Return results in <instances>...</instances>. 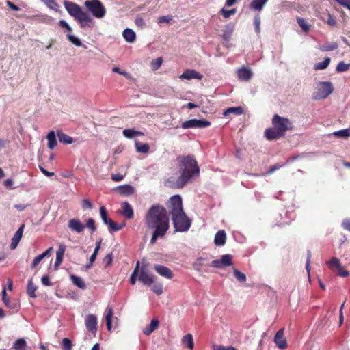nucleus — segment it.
Listing matches in <instances>:
<instances>
[{
	"mask_svg": "<svg viewBox=\"0 0 350 350\" xmlns=\"http://www.w3.org/2000/svg\"><path fill=\"white\" fill-rule=\"evenodd\" d=\"M145 223L148 229L154 230L150 239L153 244L159 237H164L170 228L166 209L161 205H152L146 213Z\"/></svg>",
	"mask_w": 350,
	"mask_h": 350,
	"instance_id": "obj_1",
	"label": "nucleus"
},
{
	"mask_svg": "<svg viewBox=\"0 0 350 350\" xmlns=\"http://www.w3.org/2000/svg\"><path fill=\"white\" fill-rule=\"evenodd\" d=\"M180 175L172 187L175 189H181L192 178L198 177L200 167L193 155L180 156L177 158Z\"/></svg>",
	"mask_w": 350,
	"mask_h": 350,
	"instance_id": "obj_2",
	"label": "nucleus"
},
{
	"mask_svg": "<svg viewBox=\"0 0 350 350\" xmlns=\"http://www.w3.org/2000/svg\"><path fill=\"white\" fill-rule=\"evenodd\" d=\"M168 208L175 231H188L191 225V220L184 212L180 196L174 195L170 198Z\"/></svg>",
	"mask_w": 350,
	"mask_h": 350,
	"instance_id": "obj_3",
	"label": "nucleus"
},
{
	"mask_svg": "<svg viewBox=\"0 0 350 350\" xmlns=\"http://www.w3.org/2000/svg\"><path fill=\"white\" fill-rule=\"evenodd\" d=\"M273 127L265 131V136L268 140H275L284 137L286 132L293 129V122L288 118L275 114L272 118Z\"/></svg>",
	"mask_w": 350,
	"mask_h": 350,
	"instance_id": "obj_4",
	"label": "nucleus"
},
{
	"mask_svg": "<svg viewBox=\"0 0 350 350\" xmlns=\"http://www.w3.org/2000/svg\"><path fill=\"white\" fill-rule=\"evenodd\" d=\"M85 5L96 18H101L106 14V10L99 0H88L85 2Z\"/></svg>",
	"mask_w": 350,
	"mask_h": 350,
	"instance_id": "obj_5",
	"label": "nucleus"
},
{
	"mask_svg": "<svg viewBox=\"0 0 350 350\" xmlns=\"http://www.w3.org/2000/svg\"><path fill=\"white\" fill-rule=\"evenodd\" d=\"M100 214L103 221L109 226V230L110 232H118L122 230L126 226L125 222L120 224H116L111 218L108 217L107 211L105 206L100 207Z\"/></svg>",
	"mask_w": 350,
	"mask_h": 350,
	"instance_id": "obj_6",
	"label": "nucleus"
},
{
	"mask_svg": "<svg viewBox=\"0 0 350 350\" xmlns=\"http://www.w3.org/2000/svg\"><path fill=\"white\" fill-rule=\"evenodd\" d=\"M333 85L331 82H320L318 90L316 92V99H323L327 98L333 92Z\"/></svg>",
	"mask_w": 350,
	"mask_h": 350,
	"instance_id": "obj_7",
	"label": "nucleus"
},
{
	"mask_svg": "<svg viewBox=\"0 0 350 350\" xmlns=\"http://www.w3.org/2000/svg\"><path fill=\"white\" fill-rule=\"evenodd\" d=\"M64 4L67 12L70 16H73L75 19H77L85 12L79 5L72 1H65Z\"/></svg>",
	"mask_w": 350,
	"mask_h": 350,
	"instance_id": "obj_8",
	"label": "nucleus"
},
{
	"mask_svg": "<svg viewBox=\"0 0 350 350\" xmlns=\"http://www.w3.org/2000/svg\"><path fill=\"white\" fill-rule=\"evenodd\" d=\"M210 124L211 122L208 120L191 119L185 121L182 124L181 127L185 129L189 128H205L208 126Z\"/></svg>",
	"mask_w": 350,
	"mask_h": 350,
	"instance_id": "obj_9",
	"label": "nucleus"
},
{
	"mask_svg": "<svg viewBox=\"0 0 350 350\" xmlns=\"http://www.w3.org/2000/svg\"><path fill=\"white\" fill-rule=\"evenodd\" d=\"M154 275L147 271L144 267H142L141 269H139V280L144 284L147 286H151L154 282Z\"/></svg>",
	"mask_w": 350,
	"mask_h": 350,
	"instance_id": "obj_10",
	"label": "nucleus"
},
{
	"mask_svg": "<svg viewBox=\"0 0 350 350\" xmlns=\"http://www.w3.org/2000/svg\"><path fill=\"white\" fill-rule=\"evenodd\" d=\"M232 265V256L230 254H224L219 260H214L211 263V266L215 268H223Z\"/></svg>",
	"mask_w": 350,
	"mask_h": 350,
	"instance_id": "obj_11",
	"label": "nucleus"
},
{
	"mask_svg": "<svg viewBox=\"0 0 350 350\" xmlns=\"http://www.w3.org/2000/svg\"><path fill=\"white\" fill-rule=\"evenodd\" d=\"M85 326L87 329L95 334L97 332V317L96 315L90 314L85 318Z\"/></svg>",
	"mask_w": 350,
	"mask_h": 350,
	"instance_id": "obj_12",
	"label": "nucleus"
},
{
	"mask_svg": "<svg viewBox=\"0 0 350 350\" xmlns=\"http://www.w3.org/2000/svg\"><path fill=\"white\" fill-rule=\"evenodd\" d=\"M118 213L127 219H132L134 217V211L128 202H124L121 204V209Z\"/></svg>",
	"mask_w": 350,
	"mask_h": 350,
	"instance_id": "obj_13",
	"label": "nucleus"
},
{
	"mask_svg": "<svg viewBox=\"0 0 350 350\" xmlns=\"http://www.w3.org/2000/svg\"><path fill=\"white\" fill-rule=\"evenodd\" d=\"M274 342L277 347L281 349L287 348L286 340L284 336V328L279 329L275 335Z\"/></svg>",
	"mask_w": 350,
	"mask_h": 350,
	"instance_id": "obj_14",
	"label": "nucleus"
},
{
	"mask_svg": "<svg viewBox=\"0 0 350 350\" xmlns=\"http://www.w3.org/2000/svg\"><path fill=\"white\" fill-rule=\"evenodd\" d=\"M76 20L79 21L81 27L83 29H85L86 27L91 29L92 27L93 19L85 12L79 17H78Z\"/></svg>",
	"mask_w": 350,
	"mask_h": 350,
	"instance_id": "obj_15",
	"label": "nucleus"
},
{
	"mask_svg": "<svg viewBox=\"0 0 350 350\" xmlns=\"http://www.w3.org/2000/svg\"><path fill=\"white\" fill-rule=\"evenodd\" d=\"M68 226L72 231L77 233L83 232L85 228V225L78 219H70L68 223Z\"/></svg>",
	"mask_w": 350,
	"mask_h": 350,
	"instance_id": "obj_16",
	"label": "nucleus"
},
{
	"mask_svg": "<svg viewBox=\"0 0 350 350\" xmlns=\"http://www.w3.org/2000/svg\"><path fill=\"white\" fill-rule=\"evenodd\" d=\"M154 268L155 271L163 277L167 279H172L174 276L172 271L167 267L162 265H154Z\"/></svg>",
	"mask_w": 350,
	"mask_h": 350,
	"instance_id": "obj_17",
	"label": "nucleus"
},
{
	"mask_svg": "<svg viewBox=\"0 0 350 350\" xmlns=\"http://www.w3.org/2000/svg\"><path fill=\"white\" fill-rule=\"evenodd\" d=\"M202 75L201 74H200L198 72H197L196 70H193V69H187V70H185L183 74L180 75V78L182 79H187V80H191V79H202Z\"/></svg>",
	"mask_w": 350,
	"mask_h": 350,
	"instance_id": "obj_18",
	"label": "nucleus"
},
{
	"mask_svg": "<svg viewBox=\"0 0 350 350\" xmlns=\"http://www.w3.org/2000/svg\"><path fill=\"white\" fill-rule=\"evenodd\" d=\"M24 227L25 225L22 224L12 238L10 246L11 250H14L17 247L22 238Z\"/></svg>",
	"mask_w": 350,
	"mask_h": 350,
	"instance_id": "obj_19",
	"label": "nucleus"
},
{
	"mask_svg": "<svg viewBox=\"0 0 350 350\" xmlns=\"http://www.w3.org/2000/svg\"><path fill=\"white\" fill-rule=\"evenodd\" d=\"M238 78L241 81H249L252 77V72L250 68L243 67L237 71Z\"/></svg>",
	"mask_w": 350,
	"mask_h": 350,
	"instance_id": "obj_20",
	"label": "nucleus"
},
{
	"mask_svg": "<svg viewBox=\"0 0 350 350\" xmlns=\"http://www.w3.org/2000/svg\"><path fill=\"white\" fill-rule=\"evenodd\" d=\"M66 251V245L61 244L59 246L57 251L56 252V260L54 265V269H57L59 266L61 265L63 260V256Z\"/></svg>",
	"mask_w": 350,
	"mask_h": 350,
	"instance_id": "obj_21",
	"label": "nucleus"
},
{
	"mask_svg": "<svg viewBox=\"0 0 350 350\" xmlns=\"http://www.w3.org/2000/svg\"><path fill=\"white\" fill-rule=\"evenodd\" d=\"M123 38L129 43H133L136 40V34L133 30L129 28H126L123 31Z\"/></svg>",
	"mask_w": 350,
	"mask_h": 350,
	"instance_id": "obj_22",
	"label": "nucleus"
},
{
	"mask_svg": "<svg viewBox=\"0 0 350 350\" xmlns=\"http://www.w3.org/2000/svg\"><path fill=\"white\" fill-rule=\"evenodd\" d=\"M226 241V234L224 230H219L215 235L214 243L216 245H224Z\"/></svg>",
	"mask_w": 350,
	"mask_h": 350,
	"instance_id": "obj_23",
	"label": "nucleus"
},
{
	"mask_svg": "<svg viewBox=\"0 0 350 350\" xmlns=\"http://www.w3.org/2000/svg\"><path fill=\"white\" fill-rule=\"evenodd\" d=\"M159 325V322L157 319H152L150 323L147 327L144 328L143 333L146 336H149L152 332L157 329Z\"/></svg>",
	"mask_w": 350,
	"mask_h": 350,
	"instance_id": "obj_24",
	"label": "nucleus"
},
{
	"mask_svg": "<svg viewBox=\"0 0 350 350\" xmlns=\"http://www.w3.org/2000/svg\"><path fill=\"white\" fill-rule=\"evenodd\" d=\"M113 310L112 307L107 306L105 310V320L107 323V328L108 331H111L112 327V317Z\"/></svg>",
	"mask_w": 350,
	"mask_h": 350,
	"instance_id": "obj_25",
	"label": "nucleus"
},
{
	"mask_svg": "<svg viewBox=\"0 0 350 350\" xmlns=\"http://www.w3.org/2000/svg\"><path fill=\"white\" fill-rule=\"evenodd\" d=\"M2 300L5 304V306L11 309H16L18 306L17 302H13V304H10V298L7 297L6 288L5 286L3 287L2 290Z\"/></svg>",
	"mask_w": 350,
	"mask_h": 350,
	"instance_id": "obj_26",
	"label": "nucleus"
},
{
	"mask_svg": "<svg viewBox=\"0 0 350 350\" xmlns=\"http://www.w3.org/2000/svg\"><path fill=\"white\" fill-rule=\"evenodd\" d=\"M120 194L124 196H130L134 193V188L129 185H124L119 186L116 189Z\"/></svg>",
	"mask_w": 350,
	"mask_h": 350,
	"instance_id": "obj_27",
	"label": "nucleus"
},
{
	"mask_svg": "<svg viewBox=\"0 0 350 350\" xmlns=\"http://www.w3.org/2000/svg\"><path fill=\"white\" fill-rule=\"evenodd\" d=\"M57 135L59 142L64 144H70L73 142V138L61 131H57Z\"/></svg>",
	"mask_w": 350,
	"mask_h": 350,
	"instance_id": "obj_28",
	"label": "nucleus"
},
{
	"mask_svg": "<svg viewBox=\"0 0 350 350\" xmlns=\"http://www.w3.org/2000/svg\"><path fill=\"white\" fill-rule=\"evenodd\" d=\"M182 343L189 350H193L194 343L191 334H187L183 337Z\"/></svg>",
	"mask_w": 350,
	"mask_h": 350,
	"instance_id": "obj_29",
	"label": "nucleus"
},
{
	"mask_svg": "<svg viewBox=\"0 0 350 350\" xmlns=\"http://www.w3.org/2000/svg\"><path fill=\"white\" fill-rule=\"evenodd\" d=\"M243 113V109L242 107H232L228 108L226 110H225L223 113V115L225 116H228L230 114L233 113L234 115L239 116L241 115Z\"/></svg>",
	"mask_w": 350,
	"mask_h": 350,
	"instance_id": "obj_30",
	"label": "nucleus"
},
{
	"mask_svg": "<svg viewBox=\"0 0 350 350\" xmlns=\"http://www.w3.org/2000/svg\"><path fill=\"white\" fill-rule=\"evenodd\" d=\"M267 1L268 0H252L250 3V8L260 11Z\"/></svg>",
	"mask_w": 350,
	"mask_h": 350,
	"instance_id": "obj_31",
	"label": "nucleus"
},
{
	"mask_svg": "<svg viewBox=\"0 0 350 350\" xmlns=\"http://www.w3.org/2000/svg\"><path fill=\"white\" fill-rule=\"evenodd\" d=\"M46 139L48 140V148L51 150H53L57 144L55 131H50L46 136Z\"/></svg>",
	"mask_w": 350,
	"mask_h": 350,
	"instance_id": "obj_32",
	"label": "nucleus"
},
{
	"mask_svg": "<svg viewBox=\"0 0 350 350\" xmlns=\"http://www.w3.org/2000/svg\"><path fill=\"white\" fill-rule=\"evenodd\" d=\"M122 133H123V135L128 139H131L135 136H143L144 135V133L142 132L139 131H135V129H124Z\"/></svg>",
	"mask_w": 350,
	"mask_h": 350,
	"instance_id": "obj_33",
	"label": "nucleus"
},
{
	"mask_svg": "<svg viewBox=\"0 0 350 350\" xmlns=\"http://www.w3.org/2000/svg\"><path fill=\"white\" fill-rule=\"evenodd\" d=\"M70 279L72 283L79 288L85 289L86 288V285L81 277L70 275Z\"/></svg>",
	"mask_w": 350,
	"mask_h": 350,
	"instance_id": "obj_34",
	"label": "nucleus"
},
{
	"mask_svg": "<svg viewBox=\"0 0 350 350\" xmlns=\"http://www.w3.org/2000/svg\"><path fill=\"white\" fill-rule=\"evenodd\" d=\"M136 150L140 153H147L150 150V146L148 144H142L138 141L135 142Z\"/></svg>",
	"mask_w": 350,
	"mask_h": 350,
	"instance_id": "obj_35",
	"label": "nucleus"
},
{
	"mask_svg": "<svg viewBox=\"0 0 350 350\" xmlns=\"http://www.w3.org/2000/svg\"><path fill=\"white\" fill-rule=\"evenodd\" d=\"M37 286L33 283L32 279H30L27 284V294L31 297H36V295L35 294Z\"/></svg>",
	"mask_w": 350,
	"mask_h": 350,
	"instance_id": "obj_36",
	"label": "nucleus"
},
{
	"mask_svg": "<svg viewBox=\"0 0 350 350\" xmlns=\"http://www.w3.org/2000/svg\"><path fill=\"white\" fill-rule=\"evenodd\" d=\"M327 265L331 270L334 271L341 264L339 259L333 257L329 262H327Z\"/></svg>",
	"mask_w": 350,
	"mask_h": 350,
	"instance_id": "obj_37",
	"label": "nucleus"
},
{
	"mask_svg": "<svg viewBox=\"0 0 350 350\" xmlns=\"http://www.w3.org/2000/svg\"><path fill=\"white\" fill-rule=\"evenodd\" d=\"M331 59L329 57H325L323 62H319L314 65L315 70H324L327 68L330 63Z\"/></svg>",
	"mask_w": 350,
	"mask_h": 350,
	"instance_id": "obj_38",
	"label": "nucleus"
},
{
	"mask_svg": "<svg viewBox=\"0 0 350 350\" xmlns=\"http://www.w3.org/2000/svg\"><path fill=\"white\" fill-rule=\"evenodd\" d=\"M297 22L304 32L307 33L309 31L310 25L307 23L305 19L300 17H297Z\"/></svg>",
	"mask_w": 350,
	"mask_h": 350,
	"instance_id": "obj_39",
	"label": "nucleus"
},
{
	"mask_svg": "<svg viewBox=\"0 0 350 350\" xmlns=\"http://www.w3.org/2000/svg\"><path fill=\"white\" fill-rule=\"evenodd\" d=\"M26 346V341L24 338L17 339L13 344V349L15 350H22Z\"/></svg>",
	"mask_w": 350,
	"mask_h": 350,
	"instance_id": "obj_40",
	"label": "nucleus"
},
{
	"mask_svg": "<svg viewBox=\"0 0 350 350\" xmlns=\"http://www.w3.org/2000/svg\"><path fill=\"white\" fill-rule=\"evenodd\" d=\"M139 262H137L134 271L132 272L130 277V282L132 285H134L136 282L137 277H139Z\"/></svg>",
	"mask_w": 350,
	"mask_h": 350,
	"instance_id": "obj_41",
	"label": "nucleus"
},
{
	"mask_svg": "<svg viewBox=\"0 0 350 350\" xmlns=\"http://www.w3.org/2000/svg\"><path fill=\"white\" fill-rule=\"evenodd\" d=\"M350 68V64H346L343 61H340L336 66V71L342 72L348 70Z\"/></svg>",
	"mask_w": 350,
	"mask_h": 350,
	"instance_id": "obj_42",
	"label": "nucleus"
},
{
	"mask_svg": "<svg viewBox=\"0 0 350 350\" xmlns=\"http://www.w3.org/2000/svg\"><path fill=\"white\" fill-rule=\"evenodd\" d=\"M334 135L340 137H350V129H342L334 133Z\"/></svg>",
	"mask_w": 350,
	"mask_h": 350,
	"instance_id": "obj_43",
	"label": "nucleus"
},
{
	"mask_svg": "<svg viewBox=\"0 0 350 350\" xmlns=\"http://www.w3.org/2000/svg\"><path fill=\"white\" fill-rule=\"evenodd\" d=\"M338 45L336 42H333L331 44L321 46L320 47V49L322 51H330L336 49L338 48Z\"/></svg>",
	"mask_w": 350,
	"mask_h": 350,
	"instance_id": "obj_44",
	"label": "nucleus"
},
{
	"mask_svg": "<svg viewBox=\"0 0 350 350\" xmlns=\"http://www.w3.org/2000/svg\"><path fill=\"white\" fill-rule=\"evenodd\" d=\"M62 346L64 350H72V343L69 338H64L62 340Z\"/></svg>",
	"mask_w": 350,
	"mask_h": 350,
	"instance_id": "obj_45",
	"label": "nucleus"
},
{
	"mask_svg": "<svg viewBox=\"0 0 350 350\" xmlns=\"http://www.w3.org/2000/svg\"><path fill=\"white\" fill-rule=\"evenodd\" d=\"M234 275L239 282H243L246 281L245 274L237 269H234Z\"/></svg>",
	"mask_w": 350,
	"mask_h": 350,
	"instance_id": "obj_46",
	"label": "nucleus"
},
{
	"mask_svg": "<svg viewBox=\"0 0 350 350\" xmlns=\"http://www.w3.org/2000/svg\"><path fill=\"white\" fill-rule=\"evenodd\" d=\"M336 273L340 276V277H347L349 275L350 273L349 271L345 270L341 265L339 266V267H337V269L334 271Z\"/></svg>",
	"mask_w": 350,
	"mask_h": 350,
	"instance_id": "obj_47",
	"label": "nucleus"
},
{
	"mask_svg": "<svg viewBox=\"0 0 350 350\" xmlns=\"http://www.w3.org/2000/svg\"><path fill=\"white\" fill-rule=\"evenodd\" d=\"M163 63L162 57H158L151 62V68L152 70H158Z\"/></svg>",
	"mask_w": 350,
	"mask_h": 350,
	"instance_id": "obj_48",
	"label": "nucleus"
},
{
	"mask_svg": "<svg viewBox=\"0 0 350 350\" xmlns=\"http://www.w3.org/2000/svg\"><path fill=\"white\" fill-rule=\"evenodd\" d=\"M66 37H67L68 40L71 43H72L75 46H81L82 45L81 40L79 38H76L75 36L70 35V34H67Z\"/></svg>",
	"mask_w": 350,
	"mask_h": 350,
	"instance_id": "obj_49",
	"label": "nucleus"
},
{
	"mask_svg": "<svg viewBox=\"0 0 350 350\" xmlns=\"http://www.w3.org/2000/svg\"><path fill=\"white\" fill-rule=\"evenodd\" d=\"M113 261V254L112 253L107 254L104 258L103 259V262L104 264V267L105 268L110 266Z\"/></svg>",
	"mask_w": 350,
	"mask_h": 350,
	"instance_id": "obj_50",
	"label": "nucleus"
},
{
	"mask_svg": "<svg viewBox=\"0 0 350 350\" xmlns=\"http://www.w3.org/2000/svg\"><path fill=\"white\" fill-rule=\"evenodd\" d=\"M236 9H232L230 10H226L224 8H223L220 10L221 14L226 18H229L231 15L234 14L236 13Z\"/></svg>",
	"mask_w": 350,
	"mask_h": 350,
	"instance_id": "obj_51",
	"label": "nucleus"
},
{
	"mask_svg": "<svg viewBox=\"0 0 350 350\" xmlns=\"http://www.w3.org/2000/svg\"><path fill=\"white\" fill-rule=\"evenodd\" d=\"M151 290L159 295L163 293V286L161 284H155L151 286Z\"/></svg>",
	"mask_w": 350,
	"mask_h": 350,
	"instance_id": "obj_52",
	"label": "nucleus"
},
{
	"mask_svg": "<svg viewBox=\"0 0 350 350\" xmlns=\"http://www.w3.org/2000/svg\"><path fill=\"white\" fill-rule=\"evenodd\" d=\"M88 228L90 229L92 232H94L96 230V226L94 219L89 218L87 221L86 225L85 226Z\"/></svg>",
	"mask_w": 350,
	"mask_h": 350,
	"instance_id": "obj_53",
	"label": "nucleus"
},
{
	"mask_svg": "<svg viewBox=\"0 0 350 350\" xmlns=\"http://www.w3.org/2000/svg\"><path fill=\"white\" fill-rule=\"evenodd\" d=\"M254 25L256 33L259 34L260 32V18L259 16H254Z\"/></svg>",
	"mask_w": 350,
	"mask_h": 350,
	"instance_id": "obj_54",
	"label": "nucleus"
},
{
	"mask_svg": "<svg viewBox=\"0 0 350 350\" xmlns=\"http://www.w3.org/2000/svg\"><path fill=\"white\" fill-rule=\"evenodd\" d=\"M282 166H284V164H280L276 163L273 165L270 166L269 170L265 173V175H270L273 174L275 171L280 169Z\"/></svg>",
	"mask_w": 350,
	"mask_h": 350,
	"instance_id": "obj_55",
	"label": "nucleus"
},
{
	"mask_svg": "<svg viewBox=\"0 0 350 350\" xmlns=\"http://www.w3.org/2000/svg\"><path fill=\"white\" fill-rule=\"evenodd\" d=\"M113 72L118 73L124 77H125L126 79H131V76L129 73L121 70L118 67H113Z\"/></svg>",
	"mask_w": 350,
	"mask_h": 350,
	"instance_id": "obj_56",
	"label": "nucleus"
},
{
	"mask_svg": "<svg viewBox=\"0 0 350 350\" xmlns=\"http://www.w3.org/2000/svg\"><path fill=\"white\" fill-rule=\"evenodd\" d=\"M327 23L329 25V26H332V27H335L336 25V18L330 14H327Z\"/></svg>",
	"mask_w": 350,
	"mask_h": 350,
	"instance_id": "obj_57",
	"label": "nucleus"
},
{
	"mask_svg": "<svg viewBox=\"0 0 350 350\" xmlns=\"http://www.w3.org/2000/svg\"><path fill=\"white\" fill-rule=\"evenodd\" d=\"M213 350H237L232 346H224V345H217L213 347Z\"/></svg>",
	"mask_w": 350,
	"mask_h": 350,
	"instance_id": "obj_58",
	"label": "nucleus"
},
{
	"mask_svg": "<svg viewBox=\"0 0 350 350\" xmlns=\"http://www.w3.org/2000/svg\"><path fill=\"white\" fill-rule=\"evenodd\" d=\"M204 260L202 257H199L197 258L196 262L193 264V267L195 269L200 270L201 267L203 265L202 261Z\"/></svg>",
	"mask_w": 350,
	"mask_h": 350,
	"instance_id": "obj_59",
	"label": "nucleus"
},
{
	"mask_svg": "<svg viewBox=\"0 0 350 350\" xmlns=\"http://www.w3.org/2000/svg\"><path fill=\"white\" fill-rule=\"evenodd\" d=\"M81 206L83 209L86 208H92V204L88 199H83L82 200Z\"/></svg>",
	"mask_w": 350,
	"mask_h": 350,
	"instance_id": "obj_60",
	"label": "nucleus"
},
{
	"mask_svg": "<svg viewBox=\"0 0 350 350\" xmlns=\"http://www.w3.org/2000/svg\"><path fill=\"white\" fill-rule=\"evenodd\" d=\"M58 25L59 27L62 28L66 29L68 31H70L72 30L70 26L68 24V23L64 20H60L58 22Z\"/></svg>",
	"mask_w": 350,
	"mask_h": 350,
	"instance_id": "obj_61",
	"label": "nucleus"
},
{
	"mask_svg": "<svg viewBox=\"0 0 350 350\" xmlns=\"http://www.w3.org/2000/svg\"><path fill=\"white\" fill-rule=\"evenodd\" d=\"M6 5L12 10H14V11H18L20 10V8L14 4L12 2H11L9 0H7L6 1Z\"/></svg>",
	"mask_w": 350,
	"mask_h": 350,
	"instance_id": "obj_62",
	"label": "nucleus"
},
{
	"mask_svg": "<svg viewBox=\"0 0 350 350\" xmlns=\"http://www.w3.org/2000/svg\"><path fill=\"white\" fill-rule=\"evenodd\" d=\"M44 258L41 254L36 256L32 262V267H36Z\"/></svg>",
	"mask_w": 350,
	"mask_h": 350,
	"instance_id": "obj_63",
	"label": "nucleus"
},
{
	"mask_svg": "<svg viewBox=\"0 0 350 350\" xmlns=\"http://www.w3.org/2000/svg\"><path fill=\"white\" fill-rule=\"evenodd\" d=\"M342 226L344 229L350 231V219H345L342 221Z\"/></svg>",
	"mask_w": 350,
	"mask_h": 350,
	"instance_id": "obj_64",
	"label": "nucleus"
}]
</instances>
